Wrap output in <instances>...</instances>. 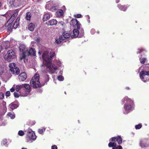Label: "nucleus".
Listing matches in <instances>:
<instances>
[{"mask_svg": "<svg viewBox=\"0 0 149 149\" xmlns=\"http://www.w3.org/2000/svg\"><path fill=\"white\" fill-rule=\"evenodd\" d=\"M95 32V30L94 29H92L91 30V33L92 34H94Z\"/></svg>", "mask_w": 149, "mask_h": 149, "instance_id": "nucleus-48", "label": "nucleus"}, {"mask_svg": "<svg viewBox=\"0 0 149 149\" xmlns=\"http://www.w3.org/2000/svg\"><path fill=\"white\" fill-rule=\"evenodd\" d=\"M42 89H38V93H41L42 92Z\"/></svg>", "mask_w": 149, "mask_h": 149, "instance_id": "nucleus-49", "label": "nucleus"}, {"mask_svg": "<svg viewBox=\"0 0 149 149\" xmlns=\"http://www.w3.org/2000/svg\"><path fill=\"white\" fill-rule=\"evenodd\" d=\"M2 49V47L1 45H0V53Z\"/></svg>", "mask_w": 149, "mask_h": 149, "instance_id": "nucleus-51", "label": "nucleus"}, {"mask_svg": "<svg viewBox=\"0 0 149 149\" xmlns=\"http://www.w3.org/2000/svg\"><path fill=\"white\" fill-rule=\"evenodd\" d=\"M22 149H26V148H22Z\"/></svg>", "mask_w": 149, "mask_h": 149, "instance_id": "nucleus-61", "label": "nucleus"}, {"mask_svg": "<svg viewBox=\"0 0 149 149\" xmlns=\"http://www.w3.org/2000/svg\"><path fill=\"white\" fill-rule=\"evenodd\" d=\"M38 54L40 55L41 54V53L40 52H38Z\"/></svg>", "mask_w": 149, "mask_h": 149, "instance_id": "nucleus-58", "label": "nucleus"}, {"mask_svg": "<svg viewBox=\"0 0 149 149\" xmlns=\"http://www.w3.org/2000/svg\"><path fill=\"white\" fill-rule=\"evenodd\" d=\"M116 144L114 142H110L108 144V146L109 147H112V149H117L116 147Z\"/></svg>", "mask_w": 149, "mask_h": 149, "instance_id": "nucleus-20", "label": "nucleus"}, {"mask_svg": "<svg viewBox=\"0 0 149 149\" xmlns=\"http://www.w3.org/2000/svg\"><path fill=\"white\" fill-rule=\"evenodd\" d=\"M56 63H57V64L59 66H60V65L61 64V62L59 61H57Z\"/></svg>", "mask_w": 149, "mask_h": 149, "instance_id": "nucleus-46", "label": "nucleus"}, {"mask_svg": "<svg viewBox=\"0 0 149 149\" xmlns=\"http://www.w3.org/2000/svg\"><path fill=\"white\" fill-rule=\"evenodd\" d=\"M63 11L62 9H58L55 15L58 17H61L63 15Z\"/></svg>", "mask_w": 149, "mask_h": 149, "instance_id": "nucleus-17", "label": "nucleus"}, {"mask_svg": "<svg viewBox=\"0 0 149 149\" xmlns=\"http://www.w3.org/2000/svg\"><path fill=\"white\" fill-rule=\"evenodd\" d=\"M10 94V92L9 91H7L5 93V95L7 97H9Z\"/></svg>", "mask_w": 149, "mask_h": 149, "instance_id": "nucleus-39", "label": "nucleus"}, {"mask_svg": "<svg viewBox=\"0 0 149 149\" xmlns=\"http://www.w3.org/2000/svg\"><path fill=\"white\" fill-rule=\"evenodd\" d=\"M116 3H118L119 2V1L118 0H116Z\"/></svg>", "mask_w": 149, "mask_h": 149, "instance_id": "nucleus-55", "label": "nucleus"}, {"mask_svg": "<svg viewBox=\"0 0 149 149\" xmlns=\"http://www.w3.org/2000/svg\"><path fill=\"white\" fill-rule=\"evenodd\" d=\"M86 17H87L88 18V19H90V16L88 15H87Z\"/></svg>", "mask_w": 149, "mask_h": 149, "instance_id": "nucleus-54", "label": "nucleus"}, {"mask_svg": "<svg viewBox=\"0 0 149 149\" xmlns=\"http://www.w3.org/2000/svg\"><path fill=\"white\" fill-rule=\"evenodd\" d=\"M4 96V94L2 93H0V99L3 98Z\"/></svg>", "mask_w": 149, "mask_h": 149, "instance_id": "nucleus-40", "label": "nucleus"}, {"mask_svg": "<svg viewBox=\"0 0 149 149\" xmlns=\"http://www.w3.org/2000/svg\"><path fill=\"white\" fill-rule=\"evenodd\" d=\"M14 63H10L9 65L10 70L12 74L18 75L20 73V70L18 68L16 67Z\"/></svg>", "mask_w": 149, "mask_h": 149, "instance_id": "nucleus-7", "label": "nucleus"}, {"mask_svg": "<svg viewBox=\"0 0 149 149\" xmlns=\"http://www.w3.org/2000/svg\"><path fill=\"white\" fill-rule=\"evenodd\" d=\"M146 60V58H140V62L142 64L144 63Z\"/></svg>", "mask_w": 149, "mask_h": 149, "instance_id": "nucleus-30", "label": "nucleus"}, {"mask_svg": "<svg viewBox=\"0 0 149 149\" xmlns=\"http://www.w3.org/2000/svg\"><path fill=\"white\" fill-rule=\"evenodd\" d=\"M15 0H8V1L10 4L12 5L13 4Z\"/></svg>", "mask_w": 149, "mask_h": 149, "instance_id": "nucleus-41", "label": "nucleus"}, {"mask_svg": "<svg viewBox=\"0 0 149 149\" xmlns=\"http://www.w3.org/2000/svg\"><path fill=\"white\" fill-rule=\"evenodd\" d=\"M116 141L118 143V144H120L122 143V140L120 137L119 136H118L117 137Z\"/></svg>", "mask_w": 149, "mask_h": 149, "instance_id": "nucleus-29", "label": "nucleus"}, {"mask_svg": "<svg viewBox=\"0 0 149 149\" xmlns=\"http://www.w3.org/2000/svg\"><path fill=\"white\" fill-rule=\"evenodd\" d=\"M18 10L17 9L15 10L14 11V14L11 16V17L9 19L7 23L9 24H11L14 21L16 17L18 14Z\"/></svg>", "mask_w": 149, "mask_h": 149, "instance_id": "nucleus-10", "label": "nucleus"}, {"mask_svg": "<svg viewBox=\"0 0 149 149\" xmlns=\"http://www.w3.org/2000/svg\"><path fill=\"white\" fill-rule=\"evenodd\" d=\"M10 91L11 92H13L15 91V88L14 87H12L10 89Z\"/></svg>", "mask_w": 149, "mask_h": 149, "instance_id": "nucleus-45", "label": "nucleus"}, {"mask_svg": "<svg viewBox=\"0 0 149 149\" xmlns=\"http://www.w3.org/2000/svg\"><path fill=\"white\" fill-rule=\"evenodd\" d=\"M149 140L145 139H141L140 142V146L142 148H144L146 146H148Z\"/></svg>", "mask_w": 149, "mask_h": 149, "instance_id": "nucleus-12", "label": "nucleus"}, {"mask_svg": "<svg viewBox=\"0 0 149 149\" xmlns=\"http://www.w3.org/2000/svg\"><path fill=\"white\" fill-rule=\"evenodd\" d=\"M87 21L88 22H89V23L90 22V20L89 19H88L87 20Z\"/></svg>", "mask_w": 149, "mask_h": 149, "instance_id": "nucleus-57", "label": "nucleus"}, {"mask_svg": "<svg viewBox=\"0 0 149 149\" xmlns=\"http://www.w3.org/2000/svg\"><path fill=\"white\" fill-rule=\"evenodd\" d=\"M36 52L34 48H30L28 51V55H30L31 56H36Z\"/></svg>", "mask_w": 149, "mask_h": 149, "instance_id": "nucleus-15", "label": "nucleus"}, {"mask_svg": "<svg viewBox=\"0 0 149 149\" xmlns=\"http://www.w3.org/2000/svg\"><path fill=\"white\" fill-rule=\"evenodd\" d=\"M49 52H45L42 55V58L43 61V63L47 67V70L50 74H52L55 72L58 68L54 63H52V58L55 55V54L53 51H51L49 54Z\"/></svg>", "mask_w": 149, "mask_h": 149, "instance_id": "nucleus-1", "label": "nucleus"}, {"mask_svg": "<svg viewBox=\"0 0 149 149\" xmlns=\"http://www.w3.org/2000/svg\"><path fill=\"white\" fill-rule=\"evenodd\" d=\"M47 78L48 79V80H49V76L48 75H47Z\"/></svg>", "mask_w": 149, "mask_h": 149, "instance_id": "nucleus-60", "label": "nucleus"}, {"mask_svg": "<svg viewBox=\"0 0 149 149\" xmlns=\"http://www.w3.org/2000/svg\"><path fill=\"white\" fill-rule=\"evenodd\" d=\"M54 5V3L53 1H49L47 2L46 5V8L49 10L51 8L52 6Z\"/></svg>", "mask_w": 149, "mask_h": 149, "instance_id": "nucleus-16", "label": "nucleus"}, {"mask_svg": "<svg viewBox=\"0 0 149 149\" xmlns=\"http://www.w3.org/2000/svg\"><path fill=\"white\" fill-rule=\"evenodd\" d=\"M148 69L145 66L144 69L142 70L139 74L140 78L144 82L149 81V71H148Z\"/></svg>", "mask_w": 149, "mask_h": 149, "instance_id": "nucleus-5", "label": "nucleus"}, {"mask_svg": "<svg viewBox=\"0 0 149 149\" xmlns=\"http://www.w3.org/2000/svg\"><path fill=\"white\" fill-rule=\"evenodd\" d=\"M126 102L124 105L123 113L125 114H128L132 111L133 109V101L127 97H125L123 100L122 101Z\"/></svg>", "mask_w": 149, "mask_h": 149, "instance_id": "nucleus-4", "label": "nucleus"}, {"mask_svg": "<svg viewBox=\"0 0 149 149\" xmlns=\"http://www.w3.org/2000/svg\"><path fill=\"white\" fill-rule=\"evenodd\" d=\"M142 126V124H139L136 125L135 126V127L136 130L139 129Z\"/></svg>", "mask_w": 149, "mask_h": 149, "instance_id": "nucleus-31", "label": "nucleus"}, {"mask_svg": "<svg viewBox=\"0 0 149 149\" xmlns=\"http://www.w3.org/2000/svg\"><path fill=\"white\" fill-rule=\"evenodd\" d=\"M118 7L119 9L123 11H125L127 10V6L118 4Z\"/></svg>", "mask_w": 149, "mask_h": 149, "instance_id": "nucleus-23", "label": "nucleus"}, {"mask_svg": "<svg viewBox=\"0 0 149 149\" xmlns=\"http://www.w3.org/2000/svg\"><path fill=\"white\" fill-rule=\"evenodd\" d=\"M19 49L20 51L22 53H24L26 52L25 49H26V47L23 45H21L19 47Z\"/></svg>", "mask_w": 149, "mask_h": 149, "instance_id": "nucleus-22", "label": "nucleus"}, {"mask_svg": "<svg viewBox=\"0 0 149 149\" xmlns=\"http://www.w3.org/2000/svg\"><path fill=\"white\" fill-rule=\"evenodd\" d=\"M15 54L13 50H9L7 53L5 55L4 57L5 59L8 62L15 58Z\"/></svg>", "mask_w": 149, "mask_h": 149, "instance_id": "nucleus-6", "label": "nucleus"}, {"mask_svg": "<svg viewBox=\"0 0 149 149\" xmlns=\"http://www.w3.org/2000/svg\"><path fill=\"white\" fill-rule=\"evenodd\" d=\"M31 87L30 85L27 84H24L21 85L16 86L15 90L17 92L19 91L20 95L22 96H26L31 91ZM14 96L16 98H18L20 94L16 92L14 93Z\"/></svg>", "mask_w": 149, "mask_h": 149, "instance_id": "nucleus-2", "label": "nucleus"}, {"mask_svg": "<svg viewBox=\"0 0 149 149\" xmlns=\"http://www.w3.org/2000/svg\"><path fill=\"white\" fill-rule=\"evenodd\" d=\"M117 147V149H122V147L120 146H118Z\"/></svg>", "mask_w": 149, "mask_h": 149, "instance_id": "nucleus-50", "label": "nucleus"}, {"mask_svg": "<svg viewBox=\"0 0 149 149\" xmlns=\"http://www.w3.org/2000/svg\"><path fill=\"white\" fill-rule=\"evenodd\" d=\"M45 128L44 127L42 128V129H39L38 131V132L40 134L42 135L45 131Z\"/></svg>", "mask_w": 149, "mask_h": 149, "instance_id": "nucleus-28", "label": "nucleus"}, {"mask_svg": "<svg viewBox=\"0 0 149 149\" xmlns=\"http://www.w3.org/2000/svg\"><path fill=\"white\" fill-rule=\"evenodd\" d=\"M18 134L20 136H22L24 135V133L23 131L22 130H20L18 132Z\"/></svg>", "mask_w": 149, "mask_h": 149, "instance_id": "nucleus-35", "label": "nucleus"}, {"mask_svg": "<svg viewBox=\"0 0 149 149\" xmlns=\"http://www.w3.org/2000/svg\"><path fill=\"white\" fill-rule=\"evenodd\" d=\"M117 137H113L111 138V141H116Z\"/></svg>", "mask_w": 149, "mask_h": 149, "instance_id": "nucleus-44", "label": "nucleus"}, {"mask_svg": "<svg viewBox=\"0 0 149 149\" xmlns=\"http://www.w3.org/2000/svg\"><path fill=\"white\" fill-rule=\"evenodd\" d=\"M5 15L6 16V19L7 18H8L9 17H10V16H11V15H10V16H9V17L8 18V16L9 15H8V13H6V14H5Z\"/></svg>", "mask_w": 149, "mask_h": 149, "instance_id": "nucleus-47", "label": "nucleus"}, {"mask_svg": "<svg viewBox=\"0 0 149 149\" xmlns=\"http://www.w3.org/2000/svg\"><path fill=\"white\" fill-rule=\"evenodd\" d=\"M27 75L26 72L21 73L18 76V78L20 81H24L26 79Z\"/></svg>", "mask_w": 149, "mask_h": 149, "instance_id": "nucleus-14", "label": "nucleus"}, {"mask_svg": "<svg viewBox=\"0 0 149 149\" xmlns=\"http://www.w3.org/2000/svg\"><path fill=\"white\" fill-rule=\"evenodd\" d=\"M23 55L22 56L21 58V60H22V59H24L25 58L26 56L25 54H26V52L24 53H22Z\"/></svg>", "mask_w": 149, "mask_h": 149, "instance_id": "nucleus-42", "label": "nucleus"}, {"mask_svg": "<svg viewBox=\"0 0 149 149\" xmlns=\"http://www.w3.org/2000/svg\"><path fill=\"white\" fill-rule=\"evenodd\" d=\"M60 36L58 38H56V41L55 42L57 44H60L62 42H65L66 41H64V40H63L62 39H60Z\"/></svg>", "mask_w": 149, "mask_h": 149, "instance_id": "nucleus-25", "label": "nucleus"}, {"mask_svg": "<svg viewBox=\"0 0 149 149\" xmlns=\"http://www.w3.org/2000/svg\"><path fill=\"white\" fill-rule=\"evenodd\" d=\"M58 79L60 81H63L64 79L63 77L61 75H60L58 77Z\"/></svg>", "mask_w": 149, "mask_h": 149, "instance_id": "nucleus-33", "label": "nucleus"}, {"mask_svg": "<svg viewBox=\"0 0 149 149\" xmlns=\"http://www.w3.org/2000/svg\"><path fill=\"white\" fill-rule=\"evenodd\" d=\"M143 68V66H141V67L139 69V71H140V69H141L142 68Z\"/></svg>", "mask_w": 149, "mask_h": 149, "instance_id": "nucleus-53", "label": "nucleus"}, {"mask_svg": "<svg viewBox=\"0 0 149 149\" xmlns=\"http://www.w3.org/2000/svg\"><path fill=\"white\" fill-rule=\"evenodd\" d=\"M58 8V7L57 6H55L54 3V5L52 6L51 8L49 10L52 11H54Z\"/></svg>", "mask_w": 149, "mask_h": 149, "instance_id": "nucleus-27", "label": "nucleus"}, {"mask_svg": "<svg viewBox=\"0 0 149 149\" xmlns=\"http://www.w3.org/2000/svg\"><path fill=\"white\" fill-rule=\"evenodd\" d=\"M34 26L32 23L30 24L29 25L28 29L30 31H32L34 30Z\"/></svg>", "mask_w": 149, "mask_h": 149, "instance_id": "nucleus-26", "label": "nucleus"}, {"mask_svg": "<svg viewBox=\"0 0 149 149\" xmlns=\"http://www.w3.org/2000/svg\"><path fill=\"white\" fill-rule=\"evenodd\" d=\"M20 18L19 17H17V18L14 24L12 26V27H13V29H15L18 27V26H19V22L20 20Z\"/></svg>", "mask_w": 149, "mask_h": 149, "instance_id": "nucleus-18", "label": "nucleus"}, {"mask_svg": "<svg viewBox=\"0 0 149 149\" xmlns=\"http://www.w3.org/2000/svg\"><path fill=\"white\" fill-rule=\"evenodd\" d=\"M126 88L127 89V90H128V89H129V88L128 87H126Z\"/></svg>", "mask_w": 149, "mask_h": 149, "instance_id": "nucleus-56", "label": "nucleus"}, {"mask_svg": "<svg viewBox=\"0 0 149 149\" xmlns=\"http://www.w3.org/2000/svg\"><path fill=\"white\" fill-rule=\"evenodd\" d=\"M37 72H36L34 75L32 77L31 81L30 84L31 87L33 88H37Z\"/></svg>", "mask_w": 149, "mask_h": 149, "instance_id": "nucleus-9", "label": "nucleus"}, {"mask_svg": "<svg viewBox=\"0 0 149 149\" xmlns=\"http://www.w3.org/2000/svg\"><path fill=\"white\" fill-rule=\"evenodd\" d=\"M34 39H35V40H36H36H37V38H34Z\"/></svg>", "mask_w": 149, "mask_h": 149, "instance_id": "nucleus-59", "label": "nucleus"}, {"mask_svg": "<svg viewBox=\"0 0 149 149\" xmlns=\"http://www.w3.org/2000/svg\"><path fill=\"white\" fill-rule=\"evenodd\" d=\"M19 105V103L17 101H16L12 102L9 106L10 109H11L12 110H13L17 108Z\"/></svg>", "mask_w": 149, "mask_h": 149, "instance_id": "nucleus-13", "label": "nucleus"}, {"mask_svg": "<svg viewBox=\"0 0 149 149\" xmlns=\"http://www.w3.org/2000/svg\"><path fill=\"white\" fill-rule=\"evenodd\" d=\"M74 17L75 18H78L82 17V16L80 14H77L74 15Z\"/></svg>", "mask_w": 149, "mask_h": 149, "instance_id": "nucleus-34", "label": "nucleus"}, {"mask_svg": "<svg viewBox=\"0 0 149 149\" xmlns=\"http://www.w3.org/2000/svg\"><path fill=\"white\" fill-rule=\"evenodd\" d=\"M70 24L71 26H72L74 28H77V29H74L73 31L74 35L71 36V38H77L79 37L81 38L84 35L83 31L80 34L79 30L80 29V26L81 25L79 22L76 19H73L70 22Z\"/></svg>", "mask_w": 149, "mask_h": 149, "instance_id": "nucleus-3", "label": "nucleus"}, {"mask_svg": "<svg viewBox=\"0 0 149 149\" xmlns=\"http://www.w3.org/2000/svg\"><path fill=\"white\" fill-rule=\"evenodd\" d=\"M8 25L9 26L8 27V30L9 31H11L12 30V28H13V27H12L13 26H12V24H9Z\"/></svg>", "mask_w": 149, "mask_h": 149, "instance_id": "nucleus-38", "label": "nucleus"}, {"mask_svg": "<svg viewBox=\"0 0 149 149\" xmlns=\"http://www.w3.org/2000/svg\"><path fill=\"white\" fill-rule=\"evenodd\" d=\"M57 23V20L55 19H52L48 22V24L50 25L53 26L56 25Z\"/></svg>", "mask_w": 149, "mask_h": 149, "instance_id": "nucleus-19", "label": "nucleus"}, {"mask_svg": "<svg viewBox=\"0 0 149 149\" xmlns=\"http://www.w3.org/2000/svg\"><path fill=\"white\" fill-rule=\"evenodd\" d=\"M11 115H12V116H10L12 118H15V116H14L12 115V114H11Z\"/></svg>", "mask_w": 149, "mask_h": 149, "instance_id": "nucleus-52", "label": "nucleus"}, {"mask_svg": "<svg viewBox=\"0 0 149 149\" xmlns=\"http://www.w3.org/2000/svg\"><path fill=\"white\" fill-rule=\"evenodd\" d=\"M7 142V140L6 139H4L2 142V144L3 145H5Z\"/></svg>", "mask_w": 149, "mask_h": 149, "instance_id": "nucleus-37", "label": "nucleus"}, {"mask_svg": "<svg viewBox=\"0 0 149 149\" xmlns=\"http://www.w3.org/2000/svg\"><path fill=\"white\" fill-rule=\"evenodd\" d=\"M50 16L49 13H45L43 17V20L44 21H46L49 19Z\"/></svg>", "mask_w": 149, "mask_h": 149, "instance_id": "nucleus-21", "label": "nucleus"}, {"mask_svg": "<svg viewBox=\"0 0 149 149\" xmlns=\"http://www.w3.org/2000/svg\"><path fill=\"white\" fill-rule=\"evenodd\" d=\"M45 83H42L40 84V82L38 80V87H40L42 86H43L45 85Z\"/></svg>", "mask_w": 149, "mask_h": 149, "instance_id": "nucleus-32", "label": "nucleus"}, {"mask_svg": "<svg viewBox=\"0 0 149 149\" xmlns=\"http://www.w3.org/2000/svg\"><path fill=\"white\" fill-rule=\"evenodd\" d=\"M71 36L70 33L65 32L63 33L61 36H60V39H62L64 41H66L65 40L71 38Z\"/></svg>", "mask_w": 149, "mask_h": 149, "instance_id": "nucleus-11", "label": "nucleus"}, {"mask_svg": "<svg viewBox=\"0 0 149 149\" xmlns=\"http://www.w3.org/2000/svg\"><path fill=\"white\" fill-rule=\"evenodd\" d=\"M63 7L65 8V6H63Z\"/></svg>", "mask_w": 149, "mask_h": 149, "instance_id": "nucleus-62", "label": "nucleus"}, {"mask_svg": "<svg viewBox=\"0 0 149 149\" xmlns=\"http://www.w3.org/2000/svg\"><path fill=\"white\" fill-rule=\"evenodd\" d=\"M52 149H57V147L55 145H53L52 146Z\"/></svg>", "mask_w": 149, "mask_h": 149, "instance_id": "nucleus-43", "label": "nucleus"}, {"mask_svg": "<svg viewBox=\"0 0 149 149\" xmlns=\"http://www.w3.org/2000/svg\"><path fill=\"white\" fill-rule=\"evenodd\" d=\"M36 136L35 133L33 131H28L26 139L27 142H29L31 140H35Z\"/></svg>", "mask_w": 149, "mask_h": 149, "instance_id": "nucleus-8", "label": "nucleus"}, {"mask_svg": "<svg viewBox=\"0 0 149 149\" xmlns=\"http://www.w3.org/2000/svg\"><path fill=\"white\" fill-rule=\"evenodd\" d=\"M31 17V15L30 12H27L26 14L25 19L27 20L30 21Z\"/></svg>", "mask_w": 149, "mask_h": 149, "instance_id": "nucleus-24", "label": "nucleus"}, {"mask_svg": "<svg viewBox=\"0 0 149 149\" xmlns=\"http://www.w3.org/2000/svg\"><path fill=\"white\" fill-rule=\"evenodd\" d=\"M138 51L137 52V53H143L144 52H145V50L144 49H138Z\"/></svg>", "mask_w": 149, "mask_h": 149, "instance_id": "nucleus-36", "label": "nucleus"}]
</instances>
